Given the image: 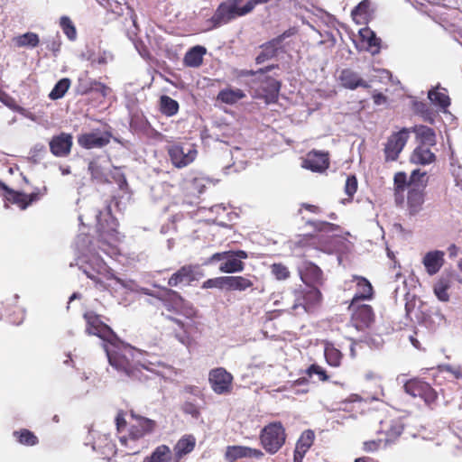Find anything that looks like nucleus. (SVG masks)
<instances>
[{
	"instance_id": "obj_1",
	"label": "nucleus",
	"mask_w": 462,
	"mask_h": 462,
	"mask_svg": "<svg viewBox=\"0 0 462 462\" xmlns=\"http://www.w3.org/2000/svg\"><path fill=\"white\" fill-rule=\"evenodd\" d=\"M109 364L120 374L133 381L143 382L147 379L143 370L144 365L135 363L133 359V351L117 350L108 353Z\"/></svg>"
},
{
	"instance_id": "obj_2",
	"label": "nucleus",
	"mask_w": 462,
	"mask_h": 462,
	"mask_svg": "<svg viewBox=\"0 0 462 462\" xmlns=\"http://www.w3.org/2000/svg\"><path fill=\"white\" fill-rule=\"evenodd\" d=\"M241 3L242 0H226L222 2L209 20L212 24V28H217L236 17L247 14L254 10L251 0L243 6L240 5Z\"/></svg>"
},
{
	"instance_id": "obj_3",
	"label": "nucleus",
	"mask_w": 462,
	"mask_h": 462,
	"mask_svg": "<svg viewBox=\"0 0 462 462\" xmlns=\"http://www.w3.org/2000/svg\"><path fill=\"white\" fill-rule=\"evenodd\" d=\"M286 431L281 421H273L265 425L259 436L263 448L269 454L277 453L284 445Z\"/></svg>"
},
{
	"instance_id": "obj_4",
	"label": "nucleus",
	"mask_w": 462,
	"mask_h": 462,
	"mask_svg": "<svg viewBox=\"0 0 462 462\" xmlns=\"http://www.w3.org/2000/svg\"><path fill=\"white\" fill-rule=\"evenodd\" d=\"M106 221L107 226L100 220L97 223L98 248L108 255H114L118 252L117 244L120 241L117 223L111 215L108 216V219Z\"/></svg>"
},
{
	"instance_id": "obj_5",
	"label": "nucleus",
	"mask_w": 462,
	"mask_h": 462,
	"mask_svg": "<svg viewBox=\"0 0 462 462\" xmlns=\"http://www.w3.org/2000/svg\"><path fill=\"white\" fill-rule=\"evenodd\" d=\"M308 225L314 227L317 233L299 235L295 241V246L299 248H315L323 250L326 241L322 232H329L336 229L337 226L329 222L309 221Z\"/></svg>"
},
{
	"instance_id": "obj_6",
	"label": "nucleus",
	"mask_w": 462,
	"mask_h": 462,
	"mask_svg": "<svg viewBox=\"0 0 462 462\" xmlns=\"http://www.w3.org/2000/svg\"><path fill=\"white\" fill-rule=\"evenodd\" d=\"M403 388L411 396L423 400L430 409L434 410L437 407L438 393L427 382L417 378L410 379L404 383Z\"/></svg>"
},
{
	"instance_id": "obj_7",
	"label": "nucleus",
	"mask_w": 462,
	"mask_h": 462,
	"mask_svg": "<svg viewBox=\"0 0 462 462\" xmlns=\"http://www.w3.org/2000/svg\"><path fill=\"white\" fill-rule=\"evenodd\" d=\"M292 294L294 297L292 310L302 307L307 312L319 306L323 299L319 287L315 286H307V288L300 286V288L293 290Z\"/></svg>"
},
{
	"instance_id": "obj_8",
	"label": "nucleus",
	"mask_w": 462,
	"mask_h": 462,
	"mask_svg": "<svg viewBox=\"0 0 462 462\" xmlns=\"http://www.w3.org/2000/svg\"><path fill=\"white\" fill-rule=\"evenodd\" d=\"M86 321V333L97 336L99 338L111 342L116 334L113 329L102 321L101 317L93 311H88L83 315Z\"/></svg>"
},
{
	"instance_id": "obj_9",
	"label": "nucleus",
	"mask_w": 462,
	"mask_h": 462,
	"mask_svg": "<svg viewBox=\"0 0 462 462\" xmlns=\"http://www.w3.org/2000/svg\"><path fill=\"white\" fill-rule=\"evenodd\" d=\"M259 86L254 90V97L263 99L266 104H274L278 101L282 83L273 77L266 76L254 80Z\"/></svg>"
},
{
	"instance_id": "obj_10",
	"label": "nucleus",
	"mask_w": 462,
	"mask_h": 462,
	"mask_svg": "<svg viewBox=\"0 0 462 462\" xmlns=\"http://www.w3.org/2000/svg\"><path fill=\"white\" fill-rule=\"evenodd\" d=\"M411 130L402 128L393 133L384 144V156L386 162L396 161L410 138Z\"/></svg>"
},
{
	"instance_id": "obj_11",
	"label": "nucleus",
	"mask_w": 462,
	"mask_h": 462,
	"mask_svg": "<svg viewBox=\"0 0 462 462\" xmlns=\"http://www.w3.org/2000/svg\"><path fill=\"white\" fill-rule=\"evenodd\" d=\"M130 416L133 421L129 425L128 437L133 440L144 438L152 433L157 427L155 420L137 415L134 411H130Z\"/></svg>"
},
{
	"instance_id": "obj_12",
	"label": "nucleus",
	"mask_w": 462,
	"mask_h": 462,
	"mask_svg": "<svg viewBox=\"0 0 462 462\" xmlns=\"http://www.w3.org/2000/svg\"><path fill=\"white\" fill-rule=\"evenodd\" d=\"M351 311V322L357 330L368 328L374 321V312L372 306L368 304L356 303L352 306V301L348 306Z\"/></svg>"
},
{
	"instance_id": "obj_13",
	"label": "nucleus",
	"mask_w": 462,
	"mask_h": 462,
	"mask_svg": "<svg viewBox=\"0 0 462 462\" xmlns=\"http://www.w3.org/2000/svg\"><path fill=\"white\" fill-rule=\"evenodd\" d=\"M234 377L224 367L211 369L208 374V382L211 389L217 394H227L232 391Z\"/></svg>"
},
{
	"instance_id": "obj_14",
	"label": "nucleus",
	"mask_w": 462,
	"mask_h": 462,
	"mask_svg": "<svg viewBox=\"0 0 462 462\" xmlns=\"http://www.w3.org/2000/svg\"><path fill=\"white\" fill-rule=\"evenodd\" d=\"M113 134L110 131L101 132L97 129L78 135V144L86 150L100 149L110 143Z\"/></svg>"
},
{
	"instance_id": "obj_15",
	"label": "nucleus",
	"mask_w": 462,
	"mask_h": 462,
	"mask_svg": "<svg viewBox=\"0 0 462 462\" xmlns=\"http://www.w3.org/2000/svg\"><path fill=\"white\" fill-rule=\"evenodd\" d=\"M298 273L300 281L306 286H322L325 282L323 271L314 263L304 261L298 267Z\"/></svg>"
},
{
	"instance_id": "obj_16",
	"label": "nucleus",
	"mask_w": 462,
	"mask_h": 462,
	"mask_svg": "<svg viewBox=\"0 0 462 462\" xmlns=\"http://www.w3.org/2000/svg\"><path fill=\"white\" fill-rule=\"evenodd\" d=\"M203 276L199 265L186 264L180 267L169 278L168 285L177 287L180 285H189Z\"/></svg>"
},
{
	"instance_id": "obj_17",
	"label": "nucleus",
	"mask_w": 462,
	"mask_h": 462,
	"mask_svg": "<svg viewBox=\"0 0 462 462\" xmlns=\"http://www.w3.org/2000/svg\"><path fill=\"white\" fill-rule=\"evenodd\" d=\"M0 190L4 191V199L6 202L16 205L20 209L24 210L33 202L38 201L41 199L42 194L40 192H32L31 194H25L20 191H16L3 182V186L0 187Z\"/></svg>"
},
{
	"instance_id": "obj_18",
	"label": "nucleus",
	"mask_w": 462,
	"mask_h": 462,
	"mask_svg": "<svg viewBox=\"0 0 462 462\" xmlns=\"http://www.w3.org/2000/svg\"><path fill=\"white\" fill-rule=\"evenodd\" d=\"M168 154L172 164L177 168H183L191 163L196 156L197 150L191 146L185 147L181 144L173 143L167 148Z\"/></svg>"
},
{
	"instance_id": "obj_19",
	"label": "nucleus",
	"mask_w": 462,
	"mask_h": 462,
	"mask_svg": "<svg viewBox=\"0 0 462 462\" xmlns=\"http://www.w3.org/2000/svg\"><path fill=\"white\" fill-rule=\"evenodd\" d=\"M185 316L190 319L189 322L184 323L182 320L174 318L168 317V319L175 323L182 331V333L176 332V337L184 345H189L191 341L190 335L199 331V327L194 318L197 317V311L193 308H189L186 310Z\"/></svg>"
},
{
	"instance_id": "obj_20",
	"label": "nucleus",
	"mask_w": 462,
	"mask_h": 462,
	"mask_svg": "<svg viewBox=\"0 0 462 462\" xmlns=\"http://www.w3.org/2000/svg\"><path fill=\"white\" fill-rule=\"evenodd\" d=\"M329 153L312 150L306 154L301 166L313 172H324L329 167Z\"/></svg>"
},
{
	"instance_id": "obj_21",
	"label": "nucleus",
	"mask_w": 462,
	"mask_h": 462,
	"mask_svg": "<svg viewBox=\"0 0 462 462\" xmlns=\"http://www.w3.org/2000/svg\"><path fill=\"white\" fill-rule=\"evenodd\" d=\"M72 146L73 136L65 132L53 135L49 142L50 152L55 157H68L71 152Z\"/></svg>"
},
{
	"instance_id": "obj_22",
	"label": "nucleus",
	"mask_w": 462,
	"mask_h": 462,
	"mask_svg": "<svg viewBox=\"0 0 462 462\" xmlns=\"http://www.w3.org/2000/svg\"><path fill=\"white\" fill-rule=\"evenodd\" d=\"M225 262L221 263L219 271L225 273H241L245 270V264L243 260L248 258L247 252L244 250H229Z\"/></svg>"
},
{
	"instance_id": "obj_23",
	"label": "nucleus",
	"mask_w": 462,
	"mask_h": 462,
	"mask_svg": "<svg viewBox=\"0 0 462 462\" xmlns=\"http://www.w3.org/2000/svg\"><path fill=\"white\" fill-rule=\"evenodd\" d=\"M263 453L257 448H252L245 446H228L226 449L225 458L227 462H236L242 458H261Z\"/></svg>"
},
{
	"instance_id": "obj_24",
	"label": "nucleus",
	"mask_w": 462,
	"mask_h": 462,
	"mask_svg": "<svg viewBox=\"0 0 462 462\" xmlns=\"http://www.w3.org/2000/svg\"><path fill=\"white\" fill-rule=\"evenodd\" d=\"M338 80L343 88L350 90H355L358 88H369L371 87L358 72L349 68L343 69L340 71Z\"/></svg>"
},
{
	"instance_id": "obj_25",
	"label": "nucleus",
	"mask_w": 462,
	"mask_h": 462,
	"mask_svg": "<svg viewBox=\"0 0 462 462\" xmlns=\"http://www.w3.org/2000/svg\"><path fill=\"white\" fill-rule=\"evenodd\" d=\"M86 266L88 269H90L92 272L96 273L97 274H102L106 279L114 280L116 283L120 284L122 287L126 288V282L122 280L121 278L116 276L114 273H112L107 266V264L105 263V261L98 255H92L89 257L88 261L87 262Z\"/></svg>"
},
{
	"instance_id": "obj_26",
	"label": "nucleus",
	"mask_w": 462,
	"mask_h": 462,
	"mask_svg": "<svg viewBox=\"0 0 462 462\" xmlns=\"http://www.w3.org/2000/svg\"><path fill=\"white\" fill-rule=\"evenodd\" d=\"M352 282H356V292L352 301V306L360 300H370L374 298V291L371 282L363 276L353 275Z\"/></svg>"
},
{
	"instance_id": "obj_27",
	"label": "nucleus",
	"mask_w": 462,
	"mask_h": 462,
	"mask_svg": "<svg viewBox=\"0 0 462 462\" xmlns=\"http://www.w3.org/2000/svg\"><path fill=\"white\" fill-rule=\"evenodd\" d=\"M315 434L311 430L303 431L299 438L293 455V462H302L304 456L313 445Z\"/></svg>"
},
{
	"instance_id": "obj_28",
	"label": "nucleus",
	"mask_w": 462,
	"mask_h": 462,
	"mask_svg": "<svg viewBox=\"0 0 462 462\" xmlns=\"http://www.w3.org/2000/svg\"><path fill=\"white\" fill-rule=\"evenodd\" d=\"M424 203V190L420 188L412 187L408 191L407 210L410 216L419 214Z\"/></svg>"
},
{
	"instance_id": "obj_29",
	"label": "nucleus",
	"mask_w": 462,
	"mask_h": 462,
	"mask_svg": "<svg viewBox=\"0 0 462 462\" xmlns=\"http://www.w3.org/2000/svg\"><path fill=\"white\" fill-rule=\"evenodd\" d=\"M381 432L385 443H393L403 432V425L394 420L381 421Z\"/></svg>"
},
{
	"instance_id": "obj_30",
	"label": "nucleus",
	"mask_w": 462,
	"mask_h": 462,
	"mask_svg": "<svg viewBox=\"0 0 462 462\" xmlns=\"http://www.w3.org/2000/svg\"><path fill=\"white\" fill-rule=\"evenodd\" d=\"M427 273L430 275L437 273L444 263V253L441 251H431L425 254L422 261Z\"/></svg>"
},
{
	"instance_id": "obj_31",
	"label": "nucleus",
	"mask_w": 462,
	"mask_h": 462,
	"mask_svg": "<svg viewBox=\"0 0 462 462\" xmlns=\"http://www.w3.org/2000/svg\"><path fill=\"white\" fill-rule=\"evenodd\" d=\"M436 160V155L429 145L419 144L411 155V162L415 164L427 165Z\"/></svg>"
},
{
	"instance_id": "obj_32",
	"label": "nucleus",
	"mask_w": 462,
	"mask_h": 462,
	"mask_svg": "<svg viewBox=\"0 0 462 462\" xmlns=\"http://www.w3.org/2000/svg\"><path fill=\"white\" fill-rule=\"evenodd\" d=\"M196 446V439L192 435H185L180 438L174 447L176 461L181 459L185 455L193 451Z\"/></svg>"
},
{
	"instance_id": "obj_33",
	"label": "nucleus",
	"mask_w": 462,
	"mask_h": 462,
	"mask_svg": "<svg viewBox=\"0 0 462 462\" xmlns=\"http://www.w3.org/2000/svg\"><path fill=\"white\" fill-rule=\"evenodd\" d=\"M411 133H414L417 138L420 140L421 145L434 146L436 144V134L435 131L426 125H415L409 128Z\"/></svg>"
},
{
	"instance_id": "obj_34",
	"label": "nucleus",
	"mask_w": 462,
	"mask_h": 462,
	"mask_svg": "<svg viewBox=\"0 0 462 462\" xmlns=\"http://www.w3.org/2000/svg\"><path fill=\"white\" fill-rule=\"evenodd\" d=\"M206 48L200 45L190 48L185 54L183 62L185 66L198 68L203 62V56L206 53Z\"/></svg>"
},
{
	"instance_id": "obj_35",
	"label": "nucleus",
	"mask_w": 462,
	"mask_h": 462,
	"mask_svg": "<svg viewBox=\"0 0 462 462\" xmlns=\"http://www.w3.org/2000/svg\"><path fill=\"white\" fill-rule=\"evenodd\" d=\"M260 48L262 49V51L255 58L256 64H262L264 61L275 57L277 55L278 50L282 47L273 38L263 43Z\"/></svg>"
},
{
	"instance_id": "obj_36",
	"label": "nucleus",
	"mask_w": 462,
	"mask_h": 462,
	"mask_svg": "<svg viewBox=\"0 0 462 462\" xmlns=\"http://www.w3.org/2000/svg\"><path fill=\"white\" fill-rule=\"evenodd\" d=\"M245 97V94L242 89L226 88L218 92L217 100L226 105H234Z\"/></svg>"
},
{
	"instance_id": "obj_37",
	"label": "nucleus",
	"mask_w": 462,
	"mask_h": 462,
	"mask_svg": "<svg viewBox=\"0 0 462 462\" xmlns=\"http://www.w3.org/2000/svg\"><path fill=\"white\" fill-rule=\"evenodd\" d=\"M428 98L444 111L450 106V98L444 88H435L428 92Z\"/></svg>"
},
{
	"instance_id": "obj_38",
	"label": "nucleus",
	"mask_w": 462,
	"mask_h": 462,
	"mask_svg": "<svg viewBox=\"0 0 462 462\" xmlns=\"http://www.w3.org/2000/svg\"><path fill=\"white\" fill-rule=\"evenodd\" d=\"M254 291V282L245 276H228L227 291Z\"/></svg>"
},
{
	"instance_id": "obj_39",
	"label": "nucleus",
	"mask_w": 462,
	"mask_h": 462,
	"mask_svg": "<svg viewBox=\"0 0 462 462\" xmlns=\"http://www.w3.org/2000/svg\"><path fill=\"white\" fill-rule=\"evenodd\" d=\"M179 103L167 95H162L159 99V111L165 116L171 117L178 114Z\"/></svg>"
},
{
	"instance_id": "obj_40",
	"label": "nucleus",
	"mask_w": 462,
	"mask_h": 462,
	"mask_svg": "<svg viewBox=\"0 0 462 462\" xmlns=\"http://www.w3.org/2000/svg\"><path fill=\"white\" fill-rule=\"evenodd\" d=\"M351 15L357 23L367 22L372 15L371 1H361L351 12Z\"/></svg>"
},
{
	"instance_id": "obj_41",
	"label": "nucleus",
	"mask_w": 462,
	"mask_h": 462,
	"mask_svg": "<svg viewBox=\"0 0 462 462\" xmlns=\"http://www.w3.org/2000/svg\"><path fill=\"white\" fill-rule=\"evenodd\" d=\"M171 451L166 445L158 446L143 462H171Z\"/></svg>"
},
{
	"instance_id": "obj_42",
	"label": "nucleus",
	"mask_w": 462,
	"mask_h": 462,
	"mask_svg": "<svg viewBox=\"0 0 462 462\" xmlns=\"http://www.w3.org/2000/svg\"><path fill=\"white\" fill-rule=\"evenodd\" d=\"M359 34L362 41L367 43V46L373 54L379 53L381 39L376 37L374 31L369 28H363L359 31Z\"/></svg>"
},
{
	"instance_id": "obj_43",
	"label": "nucleus",
	"mask_w": 462,
	"mask_h": 462,
	"mask_svg": "<svg viewBox=\"0 0 462 462\" xmlns=\"http://www.w3.org/2000/svg\"><path fill=\"white\" fill-rule=\"evenodd\" d=\"M93 448L99 450L106 457L114 456L116 453V445L109 435L100 436L95 442Z\"/></svg>"
},
{
	"instance_id": "obj_44",
	"label": "nucleus",
	"mask_w": 462,
	"mask_h": 462,
	"mask_svg": "<svg viewBox=\"0 0 462 462\" xmlns=\"http://www.w3.org/2000/svg\"><path fill=\"white\" fill-rule=\"evenodd\" d=\"M324 356L327 363L333 367H338L341 365L343 354L334 346V344L327 342L325 344Z\"/></svg>"
},
{
	"instance_id": "obj_45",
	"label": "nucleus",
	"mask_w": 462,
	"mask_h": 462,
	"mask_svg": "<svg viewBox=\"0 0 462 462\" xmlns=\"http://www.w3.org/2000/svg\"><path fill=\"white\" fill-rule=\"evenodd\" d=\"M15 46L35 48L40 42V39L35 32H25L22 35H18L13 39Z\"/></svg>"
},
{
	"instance_id": "obj_46",
	"label": "nucleus",
	"mask_w": 462,
	"mask_h": 462,
	"mask_svg": "<svg viewBox=\"0 0 462 462\" xmlns=\"http://www.w3.org/2000/svg\"><path fill=\"white\" fill-rule=\"evenodd\" d=\"M16 440L24 446H35L39 443L38 437L27 429H21L13 433Z\"/></svg>"
},
{
	"instance_id": "obj_47",
	"label": "nucleus",
	"mask_w": 462,
	"mask_h": 462,
	"mask_svg": "<svg viewBox=\"0 0 462 462\" xmlns=\"http://www.w3.org/2000/svg\"><path fill=\"white\" fill-rule=\"evenodd\" d=\"M412 108L413 111L420 115L425 122L430 124L434 123L436 115L428 104L416 101L413 103Z\"/></svg>"
},
{
	"instance_id": "obj_48",
	"label": "nucleus",
	"mask_w": 462,
	"mask_h": 462,
	"mask_svg": "<svg viewBox=\"0 0 462 462\" xmlns=\"http://www.w3.org/2000/svg\"><path fill=\"white\" fill-rule=\"evenodd\" d=\"M71 81L68 78L60 79L49 94V98L51 100H57L65 96L69 88H70Z\"/></svg>"
},
{
	"instance_id": "obj_49",
	"label": "nucleus",
	"mask_w": 462,
	"mask_h": 462,
	"mask_svg": "<svg viewBox=\"0 0 462 462\" xmlns=\"http://www.w3.org/2000/svg\"><path fill=\"white\" fill-rule=\"evenodd\" d=\"M450 287L449 281L447 279H439L433 287L434 293L441 301H448L449 294L448 292Z\"/></svg>"
},
{
	"instance_id": "obj_50",
	"label": "nucleus",
	"mask_w": 462,
	"mask_h": 462,
	"mask_svg": "<svg viewBox=\"0 0 462 462\" xmlns=\"http://www.w3.org/2000/svg\"><path fill=\"white\" fill-rule=\"evenodd\" d=\"M60 26L64 32V34L68 37L69 41H75L77 38V30L76 27L71 21V19L68 16H61L60 19Z\"/></svg>"
},
{
	"instance_id": "obj_51",
	"label": "nucleus",
	"mask_w": 462,
	"mask_h": 462,
	"mask_svg": "<svg viewBox=\"0 0 462 462\" xmlns=\"http://www.w3.org/2000/svg\"><path fill=\"white\" fill-rule=\"evenodd\" d=\"M272 275L278 281H285L291 277L289 268L282 263H274L270 266Z\"/></svg>"
},
{
	"instance_id": "obj_52",
	"label": "nucleus",
	"mask_w": 462,
	"mask_h": 462,
	"mask_svg": "<svg viewBox=\"0 0 462 462\" xmlns=\"http://www.w3.org/2000/svg\"><path fill=\"white\" fill-rule=\"evenodd\" d=\"M228 276H219L216 278H210L202 283V289H226L227 290Z\"/></svg>"
},
{
	"instance_id": "obj_53",
	"label": "nucleus",
	"mask_w": 462,
	"mask_h": 462,
	"mask_svg": "<svg viewBox=\"0 0 462 462\" xmlns=\"http://www.w3.org/2000/svg\"><path fill=\"white\" fill-rule=\"evenodd\" d=\"M393 185L395 193H402L406 188L410 185V180L407 179V175L403 171H399L394 174Z\"/></svg>"
},
{
	"instance_id": "obj_54",
	"label": "nucleus",
	"mask_w": 462,
	"mask_h": 462,
	"mask_svg": "<svg viewBox=\"0 0 462 462\" xmlns=\"http://www.w3.org/2000/svg\"><path fill=\"white\" fill-rule=\"evenodd\" d=\"M425 176V171L421 172L419 169L412 171L409 180L411 188L416 187L424 189L426 186V182L424 181Z\"/></svg>"
},
{
	"instance_id": "obj_55",
	"label": "nucleus",
	"mask_w": 462,
	"mask_h": 462,
	"mask_svg": "<svg viewBox=\"0 0 462 462\" xmlns=\"http://www.w3.org/2000/svg\"><path fill=\"white\" fill-rule=\"evenodd\" d=\"M88 171L93 179H96L99 181H104L106 179V175L103 168L99 165V163L96 160H93L89 162Z\"/></svg>"
},
{
	"instance_id": "obj_56",
	"label": "nucleus",
	"mask_w": 462,
	"mask_h": 462,
	"mask_svg": "<svg viewBox=\"0 0 462 462\" xmlns=\"http://www.w3.org/2000/svg\"><path fill=\"white\" fill-rule=\"evenodd\" d=\"M306 374L309 376H312L313 374H316L319 376V379L322 382L328 381V379H329V376L327 374L326 370L317 364L310 365L308 367V369L306 370Z\"/></svg>"
},
{
	"instance_id": "obj_57",
	"label": "nucleus",
	"mask_w": 462,
	"mask_h": 462,
	"mask_svg": "<svg viewBox=\"0 0 462 462\" xmlns=\"http://www.w3.org/2000/svg\"><path fill=\"white\" fill-rule=\"evenodd\" d=\"M357 180L355 175H350L346 178L345 184V192L348 196V201H351L353 199V197L357 190Z\"/></svg>"
},
{
	"instance_id": "obj_58",
	"label": "nucleus",
	"mask_w": 462,
	"mask_h": 462,
	"mask_svg": "<svg viewBox=\"0 0 462 462\" xmlns=\"http://www.w3.org/2000/svg\"><path fill=\"white\" fill-rule=\"evenodd\" d=\"M180 409L183 411V413L190 415L194 419H199V417L200 416V410L199 406L192 402H184Z\"/></svg>"
},
{
	"instance_id": "obj_59",
	"label": "nucleus",
	"mask_w": 462,
	"mask_h": 462,
	"mask_svg": "<svg viewBox=\"0 0 462 462\" xmlns=\"http://www.w3.org/2000/svg\"><path fill=\"white\" fill-rule=\"evenodd\" d=\"M80 268L83 270V273L87 275V277L95 282L96 287L98 290L104 291L106 289V286L105 285L103 281L99 278V276H98L99 274H97L96 273L92 272L90 269H88L87 267L81 266Z\"/></svg>"
},
{
	"instance_id": "obj_60",
	"label": "nucleus",
	"mask_w": 462,
	"mask_h": 462,
	"mask_svg": "<svg viewBox=\"0 0 462 462\" xmlns=\"http://www.w3.org/2000/svg\"><path fill=\"white\" fill-rule=\"evenodd\" d=\"M94 79H79V92L81 95H87L93 91L94 89V84H92Z\"/></svg>"
},
{
	"instance_id": "obj_61",
	"label": "nucleus",
	"mask_w": 462,
	"mask_h": 462,
	"mask_svg": "<svg viewBox=\"0 0 462 462\" xmlns=\"http://www.w3.org/2000/svg\"><path fill=\"white\" fill-rule=\"evenodd\" d=\"M125 413L124 411H119L116 416V426L118 432L123 431L126 427Z\"/></svg>"
},
{
	"instance_id": "obj_62",
	"label": "nucleus",
	"mask_w": 462,
	"mask_h": 462,
	"mask_svg": "<svg viewBox=\"0 0 462 462\" xmlns=\"http://www.w3.org/2000/svg\"><path fill=\"white\" fill-rule=\"evenodd\" d=\"M298 33V29L296 27H291L288 30L284 31L282 34L275 37V41L282 46L283 41L287 38L294 36Z\"/></svg>"
},
{
	"instance_id": "obj_63",
	"label": "nucleus",
	"mask_w": 462,
	"mask_h": 462,
	"mask_svg": "<svg viewBox=\"0 0 462 462\" xmlns=\"http://www.w3.org/2000/svg\"><path fill=\"white\" fill-rule=\"evenodd\" d=\"M107 8L113 13L119 14L122 11V5L126 4V0H106Z\"/></svg>"
},
{
	"instance_id": "obj_64",
	"label": "nucleus",
	"mask_w": 462,
	"mask_h": 462,
	"mask_svg": "<svg viewBox=\"0 0 462 462\" xmlns=\"http://www.w3.org/2000/svg\"><path fill=\"white\" fill-rule=\"evenodd\" d=\"M92 84H94L93 91L100 93L102 97H106L109 94L110 88L106 84L96 79L93 80Z\"/></svg>"
}]
</instances>
